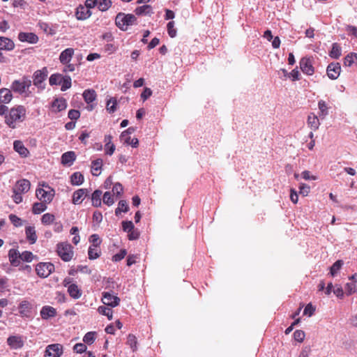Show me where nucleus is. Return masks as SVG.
Returning a JSON list of instances; mask_svg holds the SVG:
<instances>
[{
  "mask_svg": "<svg viewBox=\"0 0 357 357\" xmlns=\"http://www.w3.org/2000/svg\"><path fill=\"white\" fill-rule=\"evenodd\" d=\"M56 315V310L51 306H46V319L54 317Z\"/></svg>",
  "mask_w": 357,
  "mask_h": 357,
  "instance_id": "60",
  "label": "nucleus"
},
{
  "mask_svg": "<svg viewBox=\"0 0 357 357\" xmlns=\"http://www.w3.org/2000/svg\"><path fill=\"white\" fill-rule=\"evenodd\" d=\"M137 343L136 337L132 334H129L127 339V344L130 347L133 351L137 349Z\"/></svg>",
  "mask_w": 357,
  "mask_h": 357,
  "instance_id": "41",
  "label": "nucleus"
},
{
  "mask_svg": "<svg viewBox=\"0 0 357 357\" xmlns=\"http://www.w3.org/2000/svg\"><path fill=\"white\" fill-rule=\"evenodd\" d=\"M67 107V102L63 98H56L52 103L50 109L51 112H59L65 110Z\"/></svg>",
  "mask_w": 357,
  "mask_h": 357,
  "instance_id": "12",
  "label": "nucleus"
},
{
  "mask_svg": "<svg viewBox=\"0 0 357 357\" xmlns=\"http://www.w3.org/2000/svg\"><path fill=\"white\" fill-rule=\"evenodd\" d=\"M126 255V250H121L119 252L114 255L112 257L113 261H119L123 259Z\"/></svg>",
  "mask_w": 357,
  "mask_h": 357,
  "instance_id": "59",
  "label": "nucleus"
},
{
  "mask_svg": "<svg viewBox=\"0 0 357 357\" xmlns=\"http://www.w3.org/2000/svg\"><path fill=\"white\" fill-rule=\"evenodd\" d=\"M50 85H59L61 90L65 91L71 87V78L70 76H63L61 74H53L49 79Z\"/></svg>",
  "mask_w": 357,
  "mask_h": 357,
  "instance_id": "3",
  "label": "nucleus"
},
{
  "mask_svg": "<svg viewBox=\"0 0 357 357\" xmlns=\"http://www.w3.org/2000/svg\"><path fill=\"white\" fill-rule=\"evenodd\" d=\"M25 234L26 236V239L31 244H33L37 241V235L36 232V229L32 226H27L25 228Z\"/></svg>",
  "mask_w": 357,
  "mask_h": 357,
  "instance_id": "22",
  "label": "nucleus"
},
{
  "mask_svg": "<svg viewBox=\"0 0 357 357\" xmlns=\"http://www.w3.org/2000/svg\"><path fill=\"white\" fill-rule=\"evenodd\" d=\"M301 176L303 179H305L306 181H310V180L314 181V180L317 179V177L316 176L312 175L310 174V172L307 170L303 171L301 173Z\"/></svg>",
  "mask_w": 357,
  "mask_h": 357,
  "instance_id": "58",
  "label": "nucleus"
},
{
  "mask_svg": "<svg viewBox=\"0 0 357 357\" xmlns=\"http://www.w3.org/2000/svg\"><path fill=\"white\" fill-rule=\"evenodd\" d=\"M63 353V347L60 344H53L46 347V357H60Z\"/></svg>",
  "mask_w": 357,
  "mask_h": 357,
  "instance_id": "8",
  "label": "nucleus"
},
{
  "mask_svg": "<svg viewBox=\"0 0 357 357\" xmlns=\"http://www.w3.org/2000/svg\"><path fill=\"white\" fill-rule=\"evenodd\" d=\"M112 6L110 0H98L97 7L101 11L107 10Z\"/></svg>",
  "mask_w": 357,
  "mask_h": 357,
  "instance_id": "38",
  "label": "nucleus"
},
{
  "mask_svg": "<svg viewBox=\"0 0 357 357\" xmlns=\"http://www.w3.org/2000/svg\"><path fill=\"white\" fill-rule=\"evenodd\" d=\"M310 190V188L305 183H301L299 185V193L303 196H307Z\"/></svg>",
  "mask_w": 357,
  "mask_h": 357,
  "instance_id": "50",
  "label": "nucleus"
},
{
  "mask_svg": "<svg viewBox=\"0 0 357 357\" xmlns=\"http://www.w3.org/2000/svg\"><path fill=\"white\" fill-rule=\"evenodd\" d=\"M68 118L71 120H77L80 116V112L77 109H70L68 114Z\"/></svg>",
  "mask_w": 357,
  "mask_h": 357,
  "instance_id": "57",
  "label": "nucleus"
},
{
  "mask_svg": "<svg viewBox=\"0 0 357 357\" xmlns=\"http://www.w3.org/2000/svg\"><path fill=\"white\" fill-rule=\"evenodd\" d=\"M346 31L349 33V34L357 38V27L351 25H348L346 28Z\"/></svg>",
  "mask_w": 357,
  "mask_h": 357,
  "instance_id": "64",
  "label": "nucleus"
},
{
  "mask_svg": "<svg viewBox=\"0 0 357 357\" xmlns=\"http://www.w3.org/2000/svg\"><path fill=\"white\" fill-rule=\"evenodd\" d=\"M326 71L330 79H336L340 74V64L339 63H331L328 66Z\"/></svg>",
  "mask_w": 357,
  "mask_h": 357,
  "instance_id": "10",
  "label": "nucleus"
},
{
  "mask_svg": "<svg viewBox=\"0 0 357 357\" xmlns=\"http://www.w3.org/2000/svg\"><path fill=\"white\" fill-rule=\"evenodd\" d=\"M347 295L349 296L357 292V285L354 282H348L345 285Z\"/></svg>",
  "mask_w": 357,
  "mask_h": 357,
  "instance_id": "40",
  "label": "nucleus"
},
{
  "mask_svg": "<svg viewBox=\"0 0 357 357\" xmlns=\"http://www.w3.org/2000/svg\"><path fill=\"white\" fill-rule=\"evenodd\" d=\"M89 191L86 188H81L74 192L73 195V203L79 204L82 202L84 199L87 196Z\"/></svg>",
  "mask_w": 357,
  "mask_h": 357,
  "instance_id": "17",
  "label": "nucleus"
},
{
  "mask_svg": "<svg viewBox=\"0 0 357 357\" xmlns=\"http://www.w3.org/2000/svg\"><path fill=\"white\" fill-rule=\"evenodd\" d=\"M74 54V50L73 48H67L65 50H63L59 56L60 61L63 64H67L68 63Z\"/></svg>",
  "mask_w": 357,
  "mask_h": 357,
  "instance_id": "20",
  "label": "nucleus"
},
{
  "mask_svg": "<svg viewBox=\"0 0 357 357\" xmlns=\"http://www.w3.org/2000/svg\"><path fill=\"white\" fill-rule=\"evenodd\" d=\"M103 203L107 206H112L114 203V199L112 197L110 192H105L102 197Z\"/></svg>",
  "mask_w": 357,
  "mask_h": 357,
  "instance_id": "42",
  "label": "nucleus"
},
{
  "mask_svg": "<svg viewBox=\"0 0 357 357\" xmlns=\"http://www.w3.org/2000/svg\"><path fill=\"white\" fill-rule=\"evenodd\" d=\"M354 64L357 65V54L351 52L344 57V65L350 67Z\"/></svg>",
  "mask_w": 357,
  "mask_h": 357,
  "instance_id": "28",
  "label": "nucleus"
},
{
  "mask_svg": "<svg viewBox=\"0 0 357 357\" xmlns=\"http://www.w3.org/2000/svg\"><path fill=\"white\" fill-rule=\"evenodd\" d=\"M128 204L126 202V201L125 200H121L119 202V204H118V207L116 208V211H115V213L116 215H119L120 213L121 212H127L128 211Z\"/></svg>",
  "mask_w": 357,
  "mask_h": 357,
  "instance_id": "39",
  "label": "nucleus"
},
{
  "mask_svg": "<svg viewBox=\"0 0 357 357\" xmlns=\"http://www.w3.org/2000/svg\"><path fill=\"white\" fill-rule=\"evenodd\" d=\"M83 98L87 104L93 102L96 98V93L93 89H86L83 92Z\"/></svg>",
  "mask_w": 357,
  "mask_h": 357,
  "instance_id": "25",
  "label": "nucleus"
},
{
  "mask_svg": "<svg viewBox=\"0 0 357 357\" xmlns=\"http://www.w3.org/2000/svg\"><path fill=\"white\" fill-rule=\"evenodd\" d=\"M7 343L13 349H21L24 346V341L21 336L11 335L8 337Z\"/></svg>",
  "mask_w": 357,
  "mask_h": 357,
  "instance_id": "13",
  "label": "nucleus"
},
{
  "mask_svg": "<svg viewBox=\"0 0 357 357\" xmlns=\"http://www.w3.org/2000/svg\"><path fill=\"white\" fill-rule=\"evenodd\" d=\"M75 15L77 20H84L91 15V12L87 7L79 5L77 8Z\"/></svg>",
  "mask_w": 357,
  "mask_h": 357,
  "instance_id": "16",
  "label": "nucleus"
},
{
  "mask_svg": "<svg viewBox=\"0 0 357 357\" xmlns=\"http://www.w3.org/2000/svg\"><path fill=\"white\" fill-rule=\"evenodd\" d=\"M115 149V145L113 143L110 144H105V153L109 155H112L114 153Z\"/></svg>",
  "mask_w": 357,
  "mask_h": 357,
  "instance_id": "62",
  "label": "nucleus"
},
{
  "mask_svg": "<svg viewBox=\"0 0 357 357\" xmlns=\"http://www.w3.org/2000/svg\"><path fill=\"white\" fill-rule=\"evenodd\" d=\"M333 293L337 298H342L344 297V291L340 284L335 285Z\"/></svg>",
  "mask_w": 357,
  "mask_h": 357,
  "instance_id": "55",
  "label": "nucleus"
},
{
  "mask_svg": "<svg viewBox=\"0 0 357 357\" xmlns=\"http://www.w3.org/2000/svg\"><path fill=\"white\" fill-rule=\"evenodd\" d=\"M26 114L25 108L23 106H18L12 108L8 116H6V124L12 128H15V122H21L24 120Z\"/></svg>",
  "mask_w": 357,
  "mask_h": 357,
  "instance_id": "1",
  "label": "nucleus"
},
{
  "mask_svg": "<svg viewBox=\"0 0 357 357\" xmlns=\"http://www.w3.org/2000/svg\"><path fill=\"white\" fill-rule=\"evenodd\" d=\"M98 312L102 315L107 316L109 320L112 319V310L110 307L101 305L98 307Z\"/></svg>",
  "mask_w": 357,
  "mask_h": 357,
  "instance_id": "37",
  "label": "nucleus"
},
{
  "mask_svg": "<svg viewBox=\"0 0 357 357\" xmlns=\"http://www.w3.org/2000/svg\"><path fill=\"white\" fill-rule=\"evenodd\" d=\"M151 6L149 5H144L136 8L135 13L136 15H148L151 13Z\"/></svg>",
  "mask_w": 357,
  "mask_h": 357,
  "instance_id": "36",
  "label": "nucleus"
},
{
  "mask_svg": "<svg viewBox=\"0 0 357 357\" xmlns=\"http://www.w3.org/2000/svg\"><path fill=\"white\" fill-rule=\"evenodd\" d=\"M102 165V160L100 158H98L92 162L91 172L93 175L98 176L100 174V172L98 171L101 169Z\"/></svg>",
  "mask_w": 357,
  "mask_h": 357,
  "instance_id": "33",
  "label": "nucleus"
},
{
  "mask_svg": "<svg viewBox=\"0 0 357 357\" xmlns=\"http://www.w3.org/2000/svg\"><path fill=\"white\" fill-rule=\"evenodd\" d=\"M9 220L15 227H20L23 224V221L22 220V219L14 214H10L9 215Z\"/></svg>",
  "mask_w": 357,
  "mask_h": 357,
  "instance_id": "45",
  "label": "nucleus"
},
{
  "mask_svg": "<svg viewBox=\"0 0 357 357\" xmlns=\"http://www.w3.org/2000/svg\"><path fill=\"white\" fill-rule=\"evenodd\" d=\"M122 227L124 231L128 233L134 229V225L132 221H123L122 222Z\"/></svg>",
  "mask_w": 357,
  "mask_h": 357,
  "instance_id": "56",
  "label": "nucleus"
},
{
  "mask_svg": "<svg viewBox=\"0 0 357 357\" xmlns=\"http://www.w3.org/2000/svg\"><path fill=\"white\" fill-rule=\"evenodd\" d=\"M13 147L15 151L22 156H26L27 153H29L27 149L24 146L21 141H15L13 143Z\"/></svg>",
  "mask_w": 357,
  "mask_h": 357,
  "instance_id": "26",
  "label": "nucleus"
},
{
  "mask_svg": "<svg viewBox=\"0 0 357 357\" xmlns=\"http://www.w3.org/2000/svg\"><path fill=\"white\" fill-rule=\"evenodd\" d=\"M19 257L20 259H22V261L29 262L31 261V260L33 259V255L31 252L24 251L22 254H20Z\"/></svg>",
  "mask_w": 357,
  "mask_h": 357,
  "instance_id": "47",
  "label": "nucleus"
},
{
  "mask_svg": "<svg viewBox=\"0 0 357 357\" xmlns=\"http://www.w3.org/2000/svg\"><path fill=\"white\" fill-rule=\"evenodd\" d=\"M31 85V80L29 77L24 76L21 79L15 80L11 85V89L20 94L26 93Z\"/></svg>",
  "mask_w": 357,
  "mask_h": 357,
  "instance_id": "5",
  "label": "nucleus"
},
{
  "mask_svg": "<svg viewBox=\"0 0 357 357\" xmlns=\"http://www.w3.org/2000/svg\"><path fill=\"white\" fill-rule=\"evenodd\" d=\"M95 332H88L84 336L83 341L88 344H91L95 340Z\"/></svg>",
  "mask_w": 357,
  "mask_h": 357,
  "instance_id": "44",
  "label": "nucleus"
},
{
  "mask_svg": "<svg viewBox=\"0 0 357 357\" xmlns=\"http://www.w3.org/2000/svg\"><path fill=\"white\" fill-rule=\"evenodd\" d=\"M100 254L101 250L100 247L89 246L88 250V256L89 259H96L100 256Z\"/></svg>",
  "mask_w": 357,
  "mask_h": 357,
  "instance_id": "30",
  "label": "nucleus"
},
{
  "mask_svg": "<svg viewBox=\"0 0 357 357\" xmlns=\"http://www.w3.org/2000/svg\"><path fill=\"white\" fill-rule=\"evenodd\" d=\"M76 159V155L74 151H68L61 155V163L67 167L71 166Z\"/></svg>",
  "mask_w": 357,
  "mask_h": 357,
  "instance_id": "19",
  "label": "nucleus"
},
{
  "mask_svg": "<svg viewBox=\"0 0 357 357\" xmlns=\"http://www.w3.org/2000/svg\"><path fill=\"white\" fill-rule=\"evenodd\" d=\"M121 140L126 144L131 145L132 147H137L139 144V141L137 138L132 139L130 137H127L124 139H121Z\"/></svg>",
  "mask_w": 357,
  "mask_h": 357,
  "instance_id": "43",
  "label": "nucleus"
},
{
  "mask_svg": "<svg viewBox=\"0 0 357 357\" xmlns=\"http://www.w3.org/2000/svg\"><path fill=\"white\" fill-rule=\"evenodd\" d=\"M31 183L27 179H21L16 182L13 188V192H18L21 194L27 192L30 189Z\"/></svg>",
  "mask_w": 357,
  "mask_h": 357,
  "instance_id": "9",
  "label": "nucleus"
},
{
  "mask_svg": "<svg viewBox=\"0 0 357 357\" xmlns=\"http://www.w3.org/2000/svg\"><path fill=\"white\" fill-rule=\"evenodd\" d=\"M45 80V68L42 70H36L33 75V85L38 88H43V83Z\"/></svg>",
  "mask_w": 357,
  "mask_h": 357,
  "instance_id": "15",
  "label": "nucleus"
},
{
  "mask_svg": "<svg viewBox=\"0 0 357 357\" xmlns=\"http://www.w3.org/2000/svg\"><path fill=\"white\" fill-rule=\"evenodd\" d=\"M20 255V254L17 250H10L8 257L10 261L13 266H17L19 264Z\"/></svg>",
  "mask_w": 357,
  "mask_h": 357,
  "instance_id": "29",
  "label": "nucleus"
},
{
  "mask_svg": "<svg viewBox=\"0 0 357 357\" xmlns=\"http://www.w3.org/2000/svg\"><path fill=\"white\" fill-rule=\"evenodd\" d=\"M44 266H45V263H40L36 266V268L37 274L41 278H45V270L43 269Z\"/></svg>",
  "mask_w": 357,
  "mask_h": 357,
  "instance_id": "63",
  "label": "nucleus"
},
{
  "mask_svg": "<svg viewBox=\"0 0 357 357\" xmlns=\"http://www.w3.org/2000/svg\"><path fill=\"white\" fill-rule=\"evenodd\" d=\"M305 336V334L304 331H303L301 330H296L294 333V337L295 340L297 342H302L303 341Z\"/></svg>",
  "mask_w": 357,
  "mask_h": 357,
  "instance_id": "51",
  "label": "nucleus"
},
{
  "mask_svg": "<svg viewBox=\"0 0 357 357\" xmlns=\"http://www.w3.org/2000/svg\"><path fill=\"white\" fill-rule=\"evenodd\" d=\"M344 262L342 260H337L336 261L333 266L331 267L330 269V274L331 276L334 277L337 275V273L339 272V271L341 269L342 266H343Z\"/></svg>",
  "mask_w": 357,
  "mask_h": 357,
  "instance_id": "35",
  "label": "nucleus"
},
{
  "mask_svg": "<svg viewBox=\"0 0 357 357\" xmlns=\"http://www.w3.org/2000/svg\"><path fill=\"white\" fill-rule=\"evenodd\" d=\"M116 101L115 99L111 98L107 102V109L110 113H113L116 111Z\"/></svg>",
  "mask_w": 357,
  "mask_h": 357,
  "instance_id": "48",
  "label": "nucleus"
},
{
  "mask_svg": "<svg viewBox=\"0 0 357 357\" xmlns=\"http://www.w3.org/2000/svg\"><path fill=\"white\" fill-rule=\"evenodd\" d=\"M84 182V176L79 172H75L71 176V183L74 185H79Z\"/></svg>",
  "mask_w": 357,
  "mask_h": 357,
  "instance_id": "34",
  "label": "nucleus"
},
{
  "mask_svg": "<svg viewBox=\"0 0 357 357\" xmlns=\"http://www.w3.org/2000/svg\"><path fill=\"white\" fill-rule=\"evenodd\" d=\"M13 98L11 91L8 89L3 88L0 89V102L8 103Z\"/></svg>",
  "mask_w": 357,
  "mask_h": 357,
  "instance_id": "24",
  "label": "nucleus"
},
{
  "mask_svg": "<svg viewBox=\"0 0 357 357\" xmlns=\"http://www.w3.org/2000/svg\"><path fill=\"white\" fill-rule=\"evenodd\" d=\"M68 292L70 296L75 299H77L82 296L81 289L75 284L68 286Z\"/></svg>",
  "mask_w": 357,
  "mask_h": 357,
  "instance_id": "27",
  "label": "nucleus"
},
{
  "mask_svg": "<svg viewBox=\"0 0 357 357\" xmlns=\"http://www.w3.org/2000/svg\"><path fill=\"white\" fill-rule=\"evenodd\" d=\"M73 349L75 352L81 354L86 351V346L82 343H77L74 346Z\"/></svg>",
  "mask_w": 357,
  "mask_h": 357,
  "instance_id": "61",
  "label": "nucleus"
},
{
  "mask_svg": "<svg viewBox=\"0 0 357 357\" xmlns=\"http://www.w3.org/2000/svg\"><path fill=\"white\" fill-rule=\"evenodd\" d=\"M56 252L58 255L64 261H70L74 256L73 248L68 242H61L58 243Z\"/></svg>",
  "mask_w": 357,
  "mask_h": 357,
  "instance_id": "4",
  "label": "nucleus"
},
{
  "mask_svg": "<svg viewBox=\"0 0 357 357\" xmlns=\"http://www.w3.org/2000/svg\"><path fill=\"white\" fill-rule=\"evenodd\" d=\"M342 54V49L337 43L332 45V49L329 53V56L333 59H338Z\"/></svg>",
  "mask_w": 357,
  "mask_h": 357,
  "instance_id": "32",
  "label": "nucleus"
},
{
  "mask_svg": "<svg viewBox=\"0 0 357 357\" xmlns=\"http://www.w3.org/2000/svg\"><path fill=\"white\" fill-rule=\"evenodd\" d=\"M102 301L105 306L114 307L119 305L120 298L110 292H103Z\"/></svg>",
  "mask_w": 357,
  "mask_h": 357,
  "instance_id": "7",
  "label": "nucleus"
},
{
  "mask_svg": "<svg viewBox=\"0 0 357 357\" xmlns=\"http://www.w3.org/2000/svg\"><path fill=\"white\" fill-rule=\"evenodd\" d=\"M102 191L100 190H95L91 195L92 204L95 207H99L101 205Z\"/></svg>",
  "mask_w": 357,
  "mask_h": 357,
  "instance_id": "31",
  "label": "nucleus"
},
{
  "mask_svg": "<svg viewBox=\"0 0 357 357\" xmlns=\"http://www.w3.org/2000/svg\"><path fill=\"white\" fill-rule=\"evenodd\" d=\"M314 311L315 307L311 303H308L304 309L303 314L307 315L308 317H311L314 313Z\"/></svg>",
  "mask_w": 357,
  "mask_h": 357,
  "instance_id": "53",
  "label": "nucleus"
},
{
  "mask_svg": "<svg viewBox=\"0 0 357 357\" xmlns=\"http://www.w3.org/2000/svg\"><path fill=\"white\" fill-rule=\"evenodd\" d=\"M300 68L303 73L308 75H312L314 72L312 61L310 60V58H302L300 61Z\"/></svg>",
  "mask_w": 357,
  "mask_h": 357,
  "instance_id": "11",
  "label": "nucleus"
},
{
  "mask_svg": "<svg viewBox=\"0 0 357 357\" xmlns=\"http://www.w3.org/2000/svg\"><path fill=\"white\" fill-rule=\"evenodd\" d=\"M15 47L12 40L6 37H0V50L10 51Z\"/></svg>",
  "mask_w": 357,
  "mask_h": 357,
  "instance_id": "21",
  "label": "nucleus"
},
{
  "mask_svg": "<svg viewBox=\"0 0 357 357\" xmlns=\"http://www.w3.org/2000/svg\"><path fill=\"white\" fill-rule=\"evenodd\" d=\"M136 20L137 18L132 14L119 13L116 17L115 23L120 29L126 31L129 26L135 23Z\"/></svg>",
  "mask_w": 357,
  "mask_h": 357,
  "instance_id": "2",
  "label": "nucleus"
},
{
  "mask_svg": "<svg viewBox=\"0 0 357 357\" xmlns=\"http://www.w3.org/2000/svg\"><path fill=\"white\" fill-rule=\"evenodd\" d=\"M18 39L21 42H27L31 44H35L38 40V37L33 33L20 32L18 34Z\"/></svg>",
  "mask_w": 357,
  "mask_h": 357,
  "instance_id": "14",
  "label": "nucleus"
},
{
  "mask_svg": "<svg viewBox=\"0 0 357 357\" xmlns=\"http://www.w3.org/2000/svg\"><path fill=\"white\" fill-rule=\"evenodd\" d=\"M123 190V185L120 183H116L113 188H112V192L114 195H116L117 197L120 196Z\"/></svg>",
  "mask_w": 357,
  "mask_h": 357,
  "instance_id": "54",
  "label": "nucleus"
},
{
  "mask_svg": "<svg viewBox=\"0 0 357 357\" xmlns=\"http://www.w3.org/2000/svg\"><path fill=\"white\" fill-rule=\"evenodd\" d=\"M319 114L318 116L321 119H324L328 114L331 107L324 100L318 101Z\"/></svg>",
  "mask_w": 357,
  "mask_h": 357,
  "instance_id": "18",
  "label": "nucleus"
},
{
  "mask_svg": "<svg viewBox=\"0 0 357 357\" xmlns=\"http://www.w3.org/2000/svg\"><path fill=\"white\" fill-rule=\"evenodd\" d=\"M36 194L37 198L40 202L33 204L32 207V212L34 214H40L45 211V203L42 201L43 198L45 197V190L42 188H39L38 190H36Z\"/></svg>",
  "mask_w": 357,
  "mask_h": 357,
  "instance_id": "6",
  "label": "nucleus"
},
{
  "mask_svg": "<svg viewBox=\"0 0 357 357\" xmlns=\"http://www.w3.org/2000/svg\"><path fill=\"white\" fill-rule=\"evenodd\" d=\"M46 188L48 189V190H46V204H47L52 201V199L55 195V192H54V189H52L50 187H48L47 185H46Z\"/></svg>",
  "mask_w": 357,
  "mask_h": 357,
  "instance_id": "52",
  "label": "nucleus"
},
{
  "mask_svg": "<svg viewBox=\"0 0 357 357\" xmlns=\"http://www.w3.org/2000/svg\"><path fill=\"white\" fill-rule=\"evenodd\" d=\"M167 31L171 38H174L176 36V30L174 28V22L171 21L167 24Z\"/></svg>",
  "mask_w": 357,
  "mask_h": 357,
  "instance_id": "49",
  "label": "nucleus"
},
{
  "mask_svg": "<svg viewBox=\"0 0 357 357\" xmlns=\"http://www.w3.org/2000/svg\"><path fill=\"white\" fill-rule=\"evenodd\" d=\"M89 241L91 243V246L100 247L101 240L98 234H92L90 236Z\"/></svg>",
  "mask_w": 357,
  "mask_h": 357,
  "instance_id": "46",
  "label": "nucleus"
},
{
  "mask_svg": "<svg viewBox=\"0 0 357 357\" xmlns=\"http://www.w3.org/2000/svg\"><path fill=\"white\" fill-rule=\"evenodd\" d=\"M307 124L311 128V129L317 130L320 126L318 116L314 113H310L307 117Z\"/></svg>",
  "mask_w": 357,
  "mask_h": 357,
  "instance_id": "23",
  "label": "nucleus"
}]
</instances>
